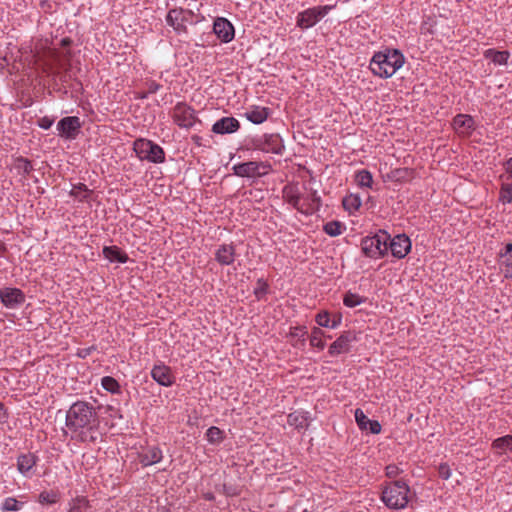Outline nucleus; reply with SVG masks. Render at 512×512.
<instances>
[{"mask_svg": "<svg viewBox=\"0 0 512 512\" xmlns=\"http://www.w3.org/2000/svg\"><path fill=\"white\" fill-rule=\"evenodd\" d=\"M66 435L80 443H95L99 436L100 420L97 408L90 402L78 400L69 407L65 416Z\"/></svg>", "mask_w": 512, "mask_h": 512, "instance_id": "nucleus-1", "label": "nucleus"}, {"mask_svg": "<svg viewBox=\"0 0 512 512\" xmlns=\"http://www.w3.org/2000/svg\"><path fill=\"white\" fill-rule=\"evenodd\" d=\"M404 61V55L398 49H385L374 53L369 69L373 75L387 79L403 66Z\"/></svg>", "mask_w": 512, "mask_h": 512, "instance_id": "nucleus-2", "label": "nucleus"}, {"mask_svg": "<svg viewBox=\"0 0 512 512\" xmlns=\"http://www.w3.org/2000/svg\"><path fill=\"white\" fill-rule=\"evenodd\" d=\"M410 488L404 480H396L386 486L381 495V500L390 509H403L409 502Z\"/></svg>", "mask_w": 512, "mask_h": 512, "instance_id": "nucleus-3", "label": "nucleus"}, {"mask_svg": "<svg viewBox=\"0 0 512 512\" xmlns=\"http://www.w3.org/2000/svg\"><path fill=\"white\" fill-rule=\"evenodd\" d=\"M390 235L385 230H379L372 236H366L361 240V250L366 257L379 259L388 252Z\"/></svg>", "mask_w": 512, "mask_h": 512, "instance_id": "nucleus-4", "label": "nucleus"}, {"mask_svg": "<svg viewBox=\"0 0 512 512\" xmlns=\"http://www.w3.org/2000/svg\"><path fill=\"white\" fill-rule=\"evenodd\" d=\"M133 150L141 161H148L160 164L165 161V152L157 143L145 139L138 138L133 143Z\"/></svg>", "mask_w": 512, "mask_h": 512, "instance_id": "nucleus-5", "label": "nucleus"}, {"mask_svg": "<svg viewBox=\"0 0 512 512\" xmlns=\"http://www.w3.org/2000/svg\"><path fill=\"white\" fill-rule=\"evenodd\" d=\"M195 13L190 9L176 7L170 9L166 15V23L173 28L177 34H186L188 32L187 24L194 25L198 22L195 20Z\"/></svg>", "mask_w": 512, "mask_h": 512, "instance_id": "nucleus-6", "label": "nucleus"}, {"mask_svg": "<svg viewBox=\"0 0 512 512\" xmlns=\"http://www.w3.org/2000/svg\"><path fill=\"white\" fill-rule=\"evenodd\" d=\"M251 145L254 150L277 155H281L285 150L283 139L278 133L256 136L252 138Z\"/></svg>", "mask_w": 512, "mask_h": 512, "instance_id": "nucleus-7", "label": "nucleus"}, {"mask_svg": "<svg viewBox=\"0 0 512 512\" xmlns=\"http://www.w3.org/2000/svg\"><path fill=\"white\" fill-rule=\"evenodd\" d=\"M272 166L267 161H248L232 167L234 175L246 178H260L267 175Z\"/></svg>", "mask_w": 512, "mask_h": 512, "instance_id": "nucleus-8", "label": "nucleus"}, {"mask_svg": "<svg viewBox=\"0 0 512 512\" xmlns=\"http://www.w3.org/2000/svg\"><path fill=\"white\" fill-rule=\"evenodd\" d=\"M173 122L180 128L190 129L196 123H201L196 111L185 102H178L171 111Z\"/></svg>", "mask_w": 512, "mask_h": 512, "instance_id": "nucleus-9", "label": "nucleus"}, {"mask_svg": "<svg viewBox=\"0 0 512 512\" xmlns=\"http://www.w3.org/2000/svg\"><path fill=\"white\" fill-rule=\"evenodd\" d=\"M335 5H323L308 8L297 15L296 24L301 29H308L324 18Z\"/></svg>", "mask_w": 512, "mask_h": 512, "instance_id": "nucleus-10", "label": "nucleus"}, {"mask_svg": "<svg viewBox=\"0 0 512 512\" xmlns=\"http://www.w3.org/2000/svg\"><path fill=\"white\" fill-rule=\"evenodd\" d=\"M81 127L82 123L80 118L77 116L64 117L57 123L59 136L68 140L75 139L78 136Z\"/></svg>", "mask_w": 512, "mask_h": 512, "instance_id": "nucleus-11", "label": "nucleus"}, {"mask_svg": "<svg viewBox=\"0 0 512 512\" xmlns=\"http://www.w3.org/2000/svg\"><path fill=\"white\" fill-rule=\"evenodd\" d=\"M356 341L357 334L355 331H345L330 345L328 353L332 357L348 353L351 349V344Z\"/></svg>", "mask_w": 512, "mask_h": 512, "instance_id": "nucleus-12", "label": "nucleus"}, {"mask_svg": "<svg viewBox=\"0 0 512 512\" xmlns=\"http://www.w3.org/2000/svg\"><path fill=\"white\" fill-rule=\"evenodd\" d=\"M0 300L5 307L15 309L25 302V294L21 289L4 287L0 289Z\"/></svg>", "mask_w": 512, "mask_h": 512, "instance_id": "nucleus-13", "label": "nucleus"}, {"mask_svg": "<svg viewBox=\"0 0 512 512\" xmlns=\"http://www.w3.org/2000/svg\"><path fill=\"white\" fill-rule=\"evenodd\" d=\"M388 250L398 259L404 258L411 250V241L405 234H399L388 241Z\"/></svg>", "mask_w": 512, "mask_h": 512, "instance_id": "nucleus-14", "label": "nucleus"}, {"mask_svg": "<svg viewBox=\"0 0 512 512\" xmlns=\"http://www.w3.org/2000/svg\"><path fill=\"white\" fill-rule=\"evenodd\" d=\"M150 374L155 382L164 387H170L175 382L171 368L162 362L154 365Z\"/></svg>", "mask_w": 512, "mask_h": 512, "instance_id": "nucleus-15", "label": "nucleus"}, {"mask_svg": "<svg viewBox=\"0 0 512 512\" xmlns=\"http://www.w3.org/2000/svg\"><path fill=\"white\" fill-rule=\"evenodd\" d=\"M455 132L463 137H468L475 130V121L471 115L457 114L452 121Z\"/></svg>", "mask_w": 512, "mask_h": 512, "instance_id": "nucleus-16", "label": "nucleus"}, {"mask_svg": "<svg viewBox=\"0 0 512 512\" xmlns=\"http://www.w3.org/2000/svg\"><path fill=\"white\" fill-rule=\"evenodd\" d=\"M213 32L224 43L234 38V27L226 18L219 17L214 21Z\"/></svg>", "mask_w": 512, "mask_h": 512, "instance_id": "nucleus-17", "label": "nucleus"}, {"mask_svg": "<svg viewBox=\"0 0 512 512\" xmlns=\"http://www.w3.org/2000/svg\"><path fill=\"white\" fill-rule=\"evenodd\" d=\"M162 458L163 453L158 446H147L138 452V460L143 467L159 463Z\"/></svg>", "mask_w": 512, "mask_h": 512, "instance_id": "nucleus-18", "label": "nucleus"}, {"mask_svg": "<svg viewBox=\"0 0 512 512\" xmlns=\"http://www.w3.org/2000/svg\"><path fill=\"white\" fill-rule=\"evenodd\" d=\"M215 260L222 266H229L232 265L235 261L236 257V247L233 243L227 244H221L216 249L215 253Z\"/></svg>", "mask_w": 512, "mask_h": 512, "instance_id": "nucleus-19", "label": "nucleus"}, {"mask_svg": "<svg viewBox=\"0 0 512 512\" xmlns=\"http://www.w3.org/2000/svg\"><path fill=\"white\" fill-rule=\"evenodd\" d=\"M240 128L239 121L234 117H222L217 120L213 126L212 131L215 134H231Z\"/></svg>", "mask_w": 512, "mask_h": 512, "instance_id": "nucleus-20", "label": "nucleus"}, {"mask_svg": "<svg viewBox=\"0 0 512 512\" xmlns=\"http://www.w3.org/2000/svg\"><path fill=\"white\" fill-rule=\"evenodd\" d=\"M282 195L284 200L293 206L297 211L301 212L302 203L301 196L297 185L287 184L282 189Z\"/></svg>", "mask_w": 512, "mask_h": 512, "instance_id": "nucleus-21", "label": "nucleus"}, {"mask_svg": "<svg viewBox=\"0 0 512 512\" xmlns=\"http://www.w3.org/2000/svg\"><path fill=\"white\" fill-rule=\"evenodd\" d=\"M271 114V109L262 106H251L246 112L245 117L253 124H262Z\"/></svg>", "mask_w": 512, "mask_h": 512, "instance_id": "nucleus-22", "label": "nucleus"}, {"mask_svg": "<svg viewBox=\"0 0 512 512\" xmlns=\"http://www.w3.org/2000/svg\"><path fill=\"white\" fill-rule=\"evenodd\" d=\"M38 457L31 452L21 454L17 457V469L26 476L36 466Z\"/></svg>", "mask_w": 512, "mask_h": 512, "instance_id": "nucleus-23", "label": "nucleus"}, {"mask_svg": "<svg viewBox=\"0 0 512 512\" xmlns=\"http://www.w3.org/2000/svg\"><path fill=\"white\" fill-rule=\"evenodd\" d=\"M321 207V197L316 190H312L302 203L301 213L311 215L319 211Z\"/></svg>", "mask_w": 512, "mask_h": 512, "instance_id": "nucleus-24", "label": "nucleus"}, {"mask_svg": "<svg viewBox=\"0 0 512 512\" xmlns=\"http://www.w3.org/2000/svg\"><path fill=\"white\" fill-rule=\"evenodd\" d=\"M102 253L110 262H119L124 264L129 260L128 255L117 246H104Z\"/></svg>", "mask_w": 512, "mask_h": 512, "instance_id": "nucleus-25", "label": "nucleus"}, {"mask_svg": "<svg viewBox=\"0 0 512 512\" xmlns=\"http://www.w3.org/2000/svg\"><path fill=\"white\" fill-rule=\"evenodd\" d=\"M287 422L290 426L297 429L307 428L309 425V417L307 413L295 411L288 415Z\"/></svg>", "mask_w": 512, "mask_h": 512, "instance_id": "nucleus-26", "label": "nucleus"}, {"mask_svg": "<svg viewBox=\"0 0 512 512\" xmlns=\"http://www.w3.org/2000/svg\"><path fill=\"white\" fill-rule=\"evenodd\" d=\"M355 182L360 188H372L373 177L371 172L366 169L358 170L355 173Z\"/></svg>", "mask_w": 512, "mask_h": 512, "instance_id": "nucleus-27", "label": "nucleus"}, {"mask_svg": "<svg viewBox=\"0 0 512 512\" xmlns=\"http://www.w3.org/2000/svg\"><path fill=\"white\" fill-rule=\"evenodd\" d=\"M342 204L346 211L349 213H354L359 210L362 202L359 195L350 194L343 198Z\"/></svg>", "mask_w": 512, "mask_h": 512, "instance_id": "nucleus-28", "label": "nucleus"}, {"mask_svg": "<svg viewBox=\"0 0 512 512\" xmlns=\"http://www.w3.org/2000/svg\"><path fill=\"white\" fill-rule=\"evenodd\" d=\"M14 167L18 171V173L22 174L25 177L28 176L33 171L31 161L22 156H19L15 159Z\"/></svg>", "mask_w": 512, "mask_h": 512, "instance_id": "nucleus-29", "label": "nucleus"}, {"mask_svg": "<svg viewBox=\"0 0 512 512\" xmlns=\"http://www.w3.org/2000/svg\"><path fill=\"white\" fill-rule=\"evenodd\" d=\"M88 508L89 501L83 496H78L70 501L68 512H85Z\"/></svg>", "mask_w": 512, "mask_h": 512, "instance_id": "nucleus-30", "label": "nucleus"}, {"mask_svg": "<svg viewBox=\"0 0 512 512\" xmlns=\"http://www.w3.org/2000/svg\"><path fill=\"white\" fill-rule=\"evenodd\" d=\"M90 194H92V190H89L83 183L74 185L70 192L71 196L78 198L80 201H87Z\"/></svg>", "mask_w": 512, "mask_h": 512, "instance_id": "nucleus-31", "label": "nucleus"}, {"mask_svg": "<svg viewBox=\"0 0 512 512\" xmlns=\"http://www.w3.org/2000/svg\"><path fill=\"white\" fill-rule=\"evenodd\" d=\"M101 385L103 389L106 391L113 393V394H119L121 392L120 385L118 381L111 377V376H105L101 379Z\"/></svg>", "mask_w": 512, "mask_h": 512, "instance_id": "nucleus-32", "label": "nucleus"}, {"mask_svg": "<svg viewBox=\"0 0 512 512\" xmlns=\"http://www.w3.org/2000/svg\"><path fill=\"white\" fill-rule=\"evenodd\" d=\"M23 505H24V503L18 501L16 498L7 497L6 499L3 500L2 504H1V510L4 512H10V511L16 512V511H20L22 509Z\"/></svg>", "mask_w": 512, "mask_h": 512, "instance_id": "nucleus-33", "label": "nucleus"}, {"mask_svg": "<svg viewBox=\"0 0 512 512\" xmlns=\"http://www.w3.org/2000/svg\"><path fill=\"white\" fill-rule=\"evenodd\" d=\"M324 332L319 327H314L311 331L310 345L320 350L325 348V342L322 340Z\"/></svg>", "mask_w": 512, "mask_h": 512, "instance_id": "nucleus-34", "label": "nucleus"}, {"mask_svg": "<svg viewBox=\"0 0 512 512\" xmlns=\"http://www.w3.org/2000/svg\"><path fill=\"white\" fill-rule=\"evenodd\" d=\"M365 300L366 299L364 297H361L360 295H358L356 293H352L350 291L345 293V295L343 297L344 305L349 308H354V307L362 304L363 302H365Z\"/></svg>", "mask_w": 512, "mask_h": 512, "instance_id": "nucleus-35", "label": "nucleus"}, {"mask_svg": "<svg viewBox=\"0 0 512 512\" xmlns=\"http://www.w3.org/2000/svg\"><path fill=\"white\" fill-rule=\"evenodd\" d=\"M223 438V431L216 426H211L206 431V439L211 444H219L223 441Z\"/></svg>", "mask_w": 512, "mask_h": 512, "instance_id": "nucleus-36", "label": "nucleus"}, {"mask_svg": "<svg viewBox=\"0 0 512 512\" xmlns=\"http://www.w3.org/2000/svg\"><path fill=\"white\" fill-rule=\"evenodd\" d=\"M323 231L331 237H336L342 233V223L339 221L327 222L323 226Z\"/></svg>", "mask_w": 512, "mask_h": 512, "instance_id": "nucleus-37", "label": "nucleus"}, {"mask_svg": "<svg viewBox=\"0 0 512 512\" xmlns=\"http://www.w3.org/2000/svg\"><path fill=\"white\" fill-rule=\"evenodd\" d=\"M59 500V493L54 490L42 491L38 501L41 504H55Z\"/></svg>", "mask_w": 512, "mask_h": 512, "instance_id": "nucleus-38", "label": "nucleus"}, {"mask_svg": "<svg viewBox=\"0 0 512 512\" xmlns=\"http://www.w3.org/2000/svg\"><path fill=\"white\" fill-rule=\"evenodd\" d=\"M509 468V462L505 461L497 466L495 471V475L498 477L499 482L510 483L511 476L507 473V469Z\"/></svg>", "mask_w": 512, "mask_h": 512, "instance_id": "nucleus-39", "label": "nucleus"}, {"mask_svg": "<svg viewBox=\"0 0 512 512\" xmlns=\"http://www.w3.org/2000/svg\"><path fill=\"white\" fill-rule=\"evenodd\" d=\"M500 200L503 204L512 202V184L503 183L500 192Z\"/></svg>", "mask_w": 512, "mask_h": 512, "instance_id": "nucleus-40", "label": "nucleus"}, {"mask_svg": "<svg viewBox=\"0 0 512 512\" xmlns=\"http://www.w3.org/2000/svg\"><path fill=\"white\" fill-rule=\"evenodd\" d=\"M268 292V284L267 282L260 278L257 280V286L254 288L255 297L260 300L263 298Z\"/></svg>", "mask_w": 512, "mask_h": 512, "instance_id": "nucleus-41", "label": "nucleus"}, {"mask_svg": "<svg viewBox=\"0 0 512 512\" xmlns=\"http://www.w3.org/2000/svg\"><path fill=\"white\" fill-rule=\"evenodd\" d=\"M355 420L358 427L361 430H366L367 425L370 422V419L365 415V413L360 408H357L355 410Z\"/></svg>", "mask_w": 512, "mask_h": 512, "instance_id": "nucleus-42", "label": "nucleus"}, {"mask_svg": "<svg viewBox=\"0 0 512 512\" xmlns=\"http://www.w3.org/2000/svg\"><path fill=\"white\" fill-rule=\"evenodd\" d=\"M490 54H492V61L496 64H504L507 62L510 54L508 51H488Z\"/></svg>", "mask_w": 512, "mask_h": 512, "instance_id": "nucleus-43", "label": "nucleus"}, {"mask_svg": "<svg viewBox=\"0 0 512 512\" xmlns=\"http://www.w3.org/2000/svg\"><path fill=\"white\" fill-rule=\"evenodd\" d=\"M307 333H308V331H307L306 326H296V327L290 328L289 335L293 338L301 339L302 342L304 343L305 342L304 337L307 335Z\"/></svg>", "mask_w": 512, "mask_h": 512, "instance_id": "nucleus-44", "label": "nucleus"}, {"mask_svg": "<svg viewBox=\"0 0 512 512\" xmlns=\"http://www.w3.org/2000/svg\"><path fill=\"white\" fill-rule=\"evenodd\" d=\"M512 443V435H506L504 437H500L493 442V447L498 449L509 448Z\"/></svg>", "mask_w": 512, "mask_h": 512, "instance_id": "nucleus-45", "label": "nucleus"}, {"mask_svg": "<svg viewBox=\"0 0 512 512\" xmlns=\"http://www.w3.org/2000/svg\"><path fill=\"white\" fill-rule=\"evenodd\" d=\"M315 321L320 327H330V315L327 311L319 312L315 317Z\"/></svg>", "mask_w": 512, "mask_h": 512, "instance_id": "nucleus-46", "label": "nucleus"}, {"mask_svg": "<svg viewBox=\"0 0 512 512\" xmlns=\"http://www.w3.org/2000/svg\"><path fill=\"white\" fill-rule=\"evenodd\" d=\"M402 471L396 464H389L385 468V474L389 478L397 477Z\"/></svg>", "mask_w": 512, "mask_h": 512, "instance_id": "nucleus-47", "label": "nucleus"}, {"mask_svg": "<svg viewBox=\"0 0 512 512\" xmlns=\"http://www.w3.org/2000/svg\"><path fill=\"white\" fill-rule=\"evenodd\" d=\"M438 474L444 480L449 479L451 476L450 466L447 463L440 464L438 467Z\"/></svg>", "mask_w": 512, "mask_h": 512, "instance_id": "nucleus-48", "label": "nucleus"}, {"mask_svg": "<svg viewBox=\"0 0 512 512\" xmlns=\"http://www.w3.org/2000/svg\"><path fill=\"white\" fill-rule=\"evenodd\" d=\"M53 123H54V119L50 118L48 116L41 117L37 121L38 126L44 130L51 128Z\"/></svg>", "mask_w": 512, "mask_h": 512, "instance_id": "nucleus-49", "label": "nucleus"}, {"mask_svg": "<svg viewBox=\"0 0 512 512\" xmlns=\"http://www.w3.org/2000/svg\"><path fill=\"white\" fill-rule=\"evenodd\" d=\"M146 87H147L146 91L149 94H154V93L158 92L162 88V85L157 83L154 80H150V81L146 82Z\"/></svg>", "mask_w": 512, "mask_h": 512, "instance_id": "nucleus-50", "label": "nucleus"}, {"mask_svg": "<svg viewBox=\"0 0 512 512\" xmlns=\"http://www.w3.org/2000/svg\"><path fill=\"white\" fill-rule=\"evenodd\" d=\"M367 429H369L372 434H379L381 432V424L377 420H370Z\"/></svg>", "mask_w": 512, "mask_h": 512, "instance_id": "nucleus-51", "label": "nucleus"}, {"mask_svg": "<svg viewBox=\"0 0 512 512\" xmlns=\"http://www.w3.org/2000/svg\"><path fill=\"white\" fill-rule=\"evenodd\" d=\"M8 416L3 403H0V423L6 422Z\"/></svg>", "mask_w": 512, "mask_h": 512, "instance_id": "nucleus-52", "label": "nucleus"}, {"mask_svg": "<svg viewBox=\"0 0 512 512\" xmlns=\"http://www.w3.org/2000/svg\"><path fill=\"white\" fill-rule=\"evenodd\" d=\"M341 323V316L334 317L333 319L330 318V327L332 329L337 328Z\"/></svg>", "mask_w": 512, "mask_h": 512, "instance_id": "nucleus-53", "label": "nucleus"}, {"mask_svg": "<svg viewBox=\"0 0 512 512\" xmlns=\"http://www.w3.org/2000/svg\"><path fill=\"white\" fill-rule=\"evenodd\" d=\"M95 348L94 347H89V348H86V349H82L78 355L82 358H85L86 356H88L92 350H94Z\"/></svg>", "mask_w": 512, "mask_h": 512, "instance_id": "nucleus-54", "label": "nucleus"}, {"mask_svg": "<svg viewBox=\"0 0 512 512\" xmlns=\"http://www.w3.org/2000/svg\"><path fill=\"white\" fill-rule=\"evenodd\" d=\"M203 498L206 500V501H214L215 500V496L212 492H206L203 494Z\"/></svg>", "mask_w": 512, "mask_h": 512, "instance_id": "nucleus-55", "label": "nucleus"}, {"mask_svg": "<svg viewBox=\"0 0 512 512\" xmlns=\"http://www.w3.org/2000/svg\"><path fill=\"white\" fill-rule=\"evenodd\" d=\"M512 252V242L507 243L505 246V255H501V257H507Z\"/></svg>", "mask_w": 512, "mask_h": 512, "instance_id": "nucleus-56", "label": "nucleus"}, {"mask_svg": "<svg viewBox=\"0 0 512 512\" xmlns=\"http://www.w3.org/2000/svg\"><path fill=\"white\" fill-rule=\"evenodd\" d=\"M72 44V40L69 37H65L61 40V46L68 47Z\"/></svg>", "mask_w": 512, "mask_h": 512, "instance_id": "nucleus-57", "label": "nucleus"}, {"mask_svg": "<svg viewBox=\"0 0 512 512\" xmlns=\"http://www.w3.org/2000/svg\"><path fill=\"white\" fill-rule=\"evenodd\" d=\"M191 139H192V141H193L196 145H198V146H200V145H201V137H200V136H198V135H193V136L191 137Z\"/></svg>", "mask_w": 512, "mask_h": 512, "instance_id": "nucleus-58", "label": "nucleus"}, {"mask_svg": "<svg viewBox=\"0 0 512 512\" xmlns=\"http://www.w3.org/2000/svg\"><path fill=\"white\" fill-rule=\"evenodd\" d=\"M149 93L147 91L139 92L137 95L138 99H146L148 97Z\"/></svg>", "mask_w": 512, "mask_h": 512, "instance_id": "nucleus-59", "label": "nucleus"}, {"mask_svg": "<svg viewBox=\"0 0 512 512\" xmlns=\"http://www.w3.org/2000/svg\"><path fill=\"white\" fill-rule=\"evenodd\" d=\"M506 166H507V167H506V171H507V173H510V169L512 168V158H510V159H508V160L506 161Z\"/></svg>", "mask_w": 512, "mask_h": 512, "instance_id": "nucleus-60", "label": "nucleus"}, {"mask_svg": "<svg viewBox=\"0 0 512 512\" xmlns=\"http://www.w3.org/2000/svg\"><path fill=\"white\" fill-rule=\"evenodd\" d=\"M503 272H504V276L506 278H508L510 276V274H509L510 273V268H509V264L508 263L505 265V269L503 270Z\"/></svg>", "mask_w": 512, "mask_h": 512, "instance_id": "nucleus-61", "label": "nucleus"}, {"mask_svg": "<svg viewBox=\"0 0 512 512\" xmlns=\"http://www.w3.org/2000/svg\"><path fill=\"white\" fill-rule=\"evenodd\" d=\"M6 251V247L3 243H0V256H3V253Z\"/></svg>", "mask_w": 512, "mask_h": 512, "instance_id": "nucleus-62", "label": "nucleus"}]
</instances>
